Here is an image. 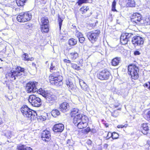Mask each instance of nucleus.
Returning <instances> with one entry per match:
<instances>
[{
    "label": "nucleus",
    "mask_w": 150,
    "mask_h": 150,
    "mask_svg": "<svg viewBox=\"0 0 150 150\" xmlns=\"http://www.w3.org/2000/svg\"><path fill=\"white\" fill-rule=\"evenodd\" d=\"M23 55H24L25 56L24 57V59L25 60V61H29L30 60V58H28V55L26 53H24L23 54Z\"/></svg>",
    "instance_id": "obj_43"
},
{
    "label": "nucleus",
    "mask_w": 150,
    "mask_h": 150,
    "mask_svg": "<svg viewBox=\"0 0 150 150\" xmlns=\"http://www.w3.org/2000/svg\"><path fill=\"white\" fill-rule=\"evenodd\" d=\"M50 71L51 72H53V71L54 70L56 69V68L52 64H51V65L50 68Z\"/></svg>",
    "instance_id": "obj_45"
},
{
    "label": "nucleus",
    "mask_w": 150,
    "mask_h": 150,
    "mask_svg": "<svg viewBox=\"0 0 150 150\" xmlns=\"http://www.w3.org/2000/svg\"><path fill=\"white\" fill-rule=\"evenodd\" d=\"M24 71V68L17 67L15 70H12L8 72L6 75V77L7 79L13 81L16 79V77L22 75Z\"/></svg>",
    "instance_id": "obj_1"
},
{
    "label": "nucleus",
    "mask_w": 150,
    "mask_h": 150,
    "mask_svg": "<svg viewBox=\"0 0 150 150\" xmlns=\"http://www.w3.org/2000/svg\"><path fill=\"white\" fill-rule=\"evenodd\" d=\"M149 87L150 88V86H149Z\"/></svg>",
    "instance_id": "obj_61"
},
{
    "label": "nucleus",
    "mask_w": 150,
    "mask_h": 150,
    "mask_svg": "<svg viewBox=\"0 0 150 150\" xmlns=\"http://www.w3.org/2000/svg\"><path fill=\"white\" fill-rule=\"evenodd\" d=\"M112 115L113 116H115L114 115V114H113V113H112Z\"/></svg>",
    "instance_id": "obj_58"
},
{
    "label": "nucleus",
    "mask_w": 150,
    "mask_h": 150,
    "mask_svg": "<svg viewBox=\"0 0 150 150\" xmlns=\"http://www.w3.org/2000/svg\"><path fill=\"white\" fill-rule=\"evenodd\" d=\"M3 122V121L2 120V119L0 117V125L2 124Z\"/></svg>",
    "instance_id": "obj_53"
},
{
    "label": "nucleus",
    "mask_w": 150,
    "mask_h": 150,
    "mask_svg": "<svg viewBox=\"0 0 150 150\" xmlns=\"http://www.w3.org/2000/svg\"><path fill=\"white\" fill-rule=\"evenodd\" d=\"M149 85H150V83H146L144 84V86L146 87H148L149 86Z\"/></svg>",
    "instance_id": "obj_51"
},
{
    "label": "nucleus",
    "mask_w": 150,
    "mask_h": 150,
    "mask_svg": "<svg viewBox=\"0 0 150 150\" xmlns=\"http://www.w3.org/2000/svg\"><path fill=\"white\" fill-rule=\"evenodd\" d=\"M110 135V137H112V138L113 139H117L119 137L118 134L116 132H114L112 133H108V135Z\"/></svg>",
    "instance_id": "obj_31"
},
{
    "label": "nucleus",
    "mask_w": 150,
    "mask_h": 150,
    "mask_svg": "<svg viewBox=\"0 0 150 150\" xmlns=\"http://www.w3.org/2000/svg\"><path fill=\"white\" fill-rule=\"evenodd\" d=\"M32 15L29 13H21L17 16V21L20 22H24L30 20L31 19Z\"/></svg>",
    "instance_id": "obj_6"
},
{
    "label": "nucleus",
    "mask_w": 150,
    "mask_h": 150,
    "mask_svg": "<svg viewBox=\"0 0 150 150\" xmlns=\"http://www.w3.org/2000/svg\"><path fill=\"white\" fill-rule=\"evenodd\" d=\"M120 109H121L120 108H119V109H118V110H120Z\"/></svg>",
    "instance_id": "obj_60"
},
{
    "label": "nucleus",
    "mask_w": 150,
    "mask_h": 150,
    "mask_svg": "<svg viewBox=\"0 0 150 150\" xmlns=\"http://www.w3.org/2000/svg\"><path fill=\"white\" fill-rule=\"evenodd\" d=\"M69 56L71 59L75 60L78 57V54L76 52H72L70 53Z\"/></svg>",
    "instance_id": "obj_23"
},
{
    "label": "nucleus",
    "mask_w": 150,
    "mask_h": 150,
    "mask_svg": "<svg viewBox=\"0 0 150 150\" xmlns=\"http://www.w3.org/2000/svg\"><path fill=\"white\" fill-rule=\"evenodd\" d=\"M132 42L134 46H139L143 44V38L139 36H135L132 38Z\"/></svg>",
    "instance_id": "obj_12"
},
{
    "label": "nucleus",
    "mask_w": 150,
    "mask_h": 150,
    "mask_svg": "<svg viewBox=\"0 0 150 150\" xmlns=\"http://www.w3.org/2000/svg\"><path fill=\"white\" fill-rule=\"evenodd\" d=\"M135 3L134 0H127V5L131 7H134L135 6Z\"/></svg>",
    "instance_id": "obj_32"
},
{
    "label": "nucleus",
    "mask_w": 150,
    "mask_h": 150,
    "mask_svg": "<svg viewBox=\"0 0 150 150\" xmlns=\"http://www.w3.org/2000/svg\"><path fill=\"white\" fill-rule=\"evenodd\" d=\"M47 116V113H44V115L39 116L38 118V119L40 120L41 121H44L46 120Z\"/></svg>",
    "instance_id": "obj_33"
},
{
    "label": "nucleus",
    "mask_w": 150,
    "mask_h": 150,
    "mask_svg": "<svg viewBox=\"0 0 150 150\" xmlns=\"http://www.w3.org/2000/svg\"><path fill=\"white\" fill-rule=\"evenodd\" d=\"M116 2L115 0H114L112 3V10L113 11H117L115 9Z\"/></svg>",
    "instance_id": "obj_41"
},
{
    "label": "nucleus",
    "mask_w": 150,
    "mask_h": 150,
    "mask_svg": "<svg viewBox=\"0 0 150 150\" xmlns=\"http://www.w3.org/2000/svg\"><path fill=\"white\" fill-rule=\"evenodd\" d=\"M27 0H16L17 4L18 6H22Z\"/></svg>",
    "instance_id": "obj_29"
},
{
    "label": "nucleus",
    "mask_w": 150,
    "mask_h": 150,
    "mask_svg": "<svg viewBox=\"0 0 150 150\" xmlns=\"http://www.w3.org/2000/svg\"><path fill=\"white\" fill-rule=\"evenodd\" d=\"M89 142L90 143H91V142L90 140H89H89H88V142H87V143H88V144H89Z\"/></svg>",
    "instance_id": "obj_56"
},
{
    "label": "nucleus",
    "mask_w": 150,
    "mask_h": 150,
    "mask_svg": "<svg viewBox=\"0 0 150 150\" xmlns=\"http://www.w3.org/2000/svg\"><path fill=\"white\" fill-rule=\"evenodd\" d=\"M92 132L93 133H95L96 132V130L95 129H93L92 130Z\"/></svg>",
    "instance_id": "obj_52"
},
{
    "label": "nucleus",
    "mask_w": 150,
    "mask_h": 150,
    "mask_svg": "<svg viewBox=\"0 0 150 150\" xmlns=\"http://www.w3.org/2000/svg\"><path fill=\"white\" fill-rule=\"evenodd\" d=\"M127 126V125H119L117 126V127L118 128H123L124 127H126Z\"/></svg>",
    "instance_id": "obj_47"
},
{
    "label": "nucleus",
    "mask_w": 150,
    "mask_h": 150,
    "mask_svg": "<svg viewBox=\"0 0 150 150\" xmlns=\"http://www.w3.org/2000/svg\"><path fill=\"white\" fill-rule=\"evenodd\" d=\"M79 110L77 108H74L73 109L71 112V115L72 117L78 114H79Z\"/></svg>",
    "instance_id": "obj_26"
},
{
    "label": "nucleus",
    "mask_w": 150,
    "mask_h": 150,
    "mask_svg": "<svg viewBox=\"0 0 150 150\" xmlns=\"http://www.w3.org/2000/svg\"><path fill=\"white\" fill-rule=\"evenodd\" d=\"M59 108L63 112H67L69 110V104L67 102L63 103L60 105Z\"/></svg>",
    "instance_id": "obj_18"
},
{
    "label": "nucleus",
    "mask_w": 150,
    "mask_h": 150,
    "mask_svg": "<svg viewBox=\"0 0 150 150\" xmlns=\"http://www.w3.org/2000/svg\"><path fill=\"white\" fill-rule=\"evenodd\" d=\"M133 35L132 34L130 33H126L122 34L120 39L121 43L123 45L127 44Z\"/></svg>",
    "instance_id": "obj_10"
},
{
    "label": "nucleus",
    "mask_w": 150,
    "mask_h": 150,
    "mask_svg": "<svg viewBox=\"0 0 150 150\" xmlns=\"http://www.w3.org/2000/svg\"><path fill=\"white\" fill-rule=\"evenodd\" d=\"M141 128L143 129L142 131V132L144 134H147L148 133L147 132L149 130L148 125L146 123H143L141 126Z\"/></svg>",
    "instance_id": "obj_21"
},
{
    "label": "nucleus",
    "mask_w": 150,
    "mask_h": 150,
    "mask_svg": "<svg viewBox=\"0 0 150 150\" xmlns=\"http://www.w3.org/2000/svg\"><path fill=\"white\" fill-rule=\"evenodd\" d=\"M118 106V105H117V106H115V108H117V107Z\"/></svg>",
    "instance_id": "obj_59"
},
{
    "label": "nucleus",
    "mask_w": 150,
    "mask_h": 150,
    "mask_svg": "<svg viewBox=\"0 0 150 150\" xmlns=\"http://www.w3.org/2000/svg\"><path fill=\"white\" fill-rule=\"evenodd\" d=\"M75 36L78 38H79L81 37H82V36H83V35L82 33L80 32H79L77 30H76L75 31Z\"/></svg>",
    "instance_id": "obj_37"
},
{
    "label": "nucleus",
    "mask_w": 150,
    "mask_h": 150,
    "mask_svg": "<svg viewBox=\"0 0 150 150\" xmlns=\"http://www.w3.org/2000/svg\"><path fill=\"white\" fill-rule=\"evenodd\" d=\"M66 84L69 89L75 91L76 86L74 85L70 79H67L66 80Z\"/></svg>",
    "instance_id": "obj_19"
},
{
    "label": "nucleus",
    "mask_w": 150,
    "mask_h": 150,
    "mask_svg": "<svg viewBox=\"0 0 150 150\" xmlns=\"http://www.w3.org/2000/svg\"><path fill=\"white\" fill-rule=\"evenodd\" d=\"M110 76V73L107 69H104L100 71L97 75L98 78L101 80H106Z\"/></svg>",
    "instance_id": "obj_11"
},
{
    "label": "nucleus",
    "mask_w": 150,
    "mask_h": 150,
    "mask_svg": "<svg viewBox=\"0 0 150 150\" xmlns=\"http://www.w3.org/2000/svg\"><path fill=\"white\" fill-rule=\"evenodd\" d=\"M78 39L80 42L81 43H83L84 42L85 40V38L83 37V36L80 37Z\"/></svg>",
    "instance_id": "obj_42"
},
{
    "label": "nucleus",
    "mask_w": 150,
    "mask_h": 150,
    "mask_svg": "<svg viewBox=\"0 0 150 150\" xmlns=\"http://www.w3.org/2000/svg\"><path fill=\"white\" fill-rule=\"evenodd\" d=\"M146 119L150 121V111H149L146 115Z\"/></svg>",
    "instance_id": "obj_46"
},
{
    "label": "nucleus",
    "mask_w": 150,
    "mask_h": 150,
    "mask_svg": "<svg viewBox=\"0 0 150 150\" xmlns=\"http://www.w3.org/2000/svg\"><path fill=\"white\" fill-rule=\"evenodd\" d=\"M79 82L81 88L84 91H88L89 90V88L84 81L82 79H80Z\"/></svg>",
    "instance_id": "obj_20"
},
{
    "label": "nucleus",
    "mask_w": 150,
    "mask_h": 150,
    "mask_svg": "<svg viewBox=\"0 0 150 150\" xmlns=\"http://www.w3.org/2000/svg\"><path fill=\"white\" fill-rule=\"evenodd\" d=\"M134 54L135 55H139L140 53L139 51H136L134 52Z\"/></svg>",
    "instance_id": "obj_48"
},
{
    "label": "nucleus",
    "mask_w": 150,
    "mask_h": 150,
    "mask_svg": "<svg viewBox=\"0 0 150 150\" xmlns=\"http://www.w3.org/2000/svg\"><path fill=\"white\" fill-rule=\"evenodd\" d=\"M64 61L65 62H67L69 63H70L71 61L70 60H69L67 59H65L64 60Z\"/></svg>",
    "instance_id": "obj_49"
},
{
    "label": "nucleus",
    "mask_w": 150,
    "mask_h": 150,
    "mask_svg": "<svg viewBox=\"0 0 150 150\" xmlns=\"http://www.w3.org/2000/svg\"><path fill=\"white\" fill-rule=\"evenodd\" d=\"M144 24L145 25H150V20L148 18H146L144 21Z\"/></svg>",
    "instance_id": "obj_38"
},
{
    "label": "nucleus",
    "mask_w": 150,
    "mask_h": 150,
    "mask_svg": "<svg viewBox=\"0 0 150 150\" xmlns=\"http://www.w3.org/2000/svg\"><path fill=\"white\" fill-rule=\"evenodd\" d=\"M41 22L42 23V25H48L49 21L47 18L44 17L42 18L41 19Z\"/></svg>",
    "instance_id": "obj_27"
},
{
    "label": "nucleus",
    "mask_w": 150,
    "mask_h": 150,
    "mask_svg": "<svg viewBox=\"0 0 150 150\" xmlns=\"http://www.w3.org/2000/svg\"><path fill=\"white\" fill-rule=\"evenodd\" d=\"M21 111L24 117L31 120L36 118L37 113L34 111H32L26 105H24L21 108Z\"/></svg>",
    "instance_id": "obj_2"
},
{
    "label": "nucleus",
    "mask_w": 150,
    "mask_h": 150,
    "mask_svg": "<svg viewBox=\"0 0 150 150\" xmlns=\"http://www.w3.org/2000/svg\"><path fill=\"white\" fill-rule=\"evenodd\" d=\"M64 129V125L62 124H56L53 127V130L55 132H62Z\"/></svg>",
    "instance_id": "obj_16"
},
{
    "label": "nucleus",
    "mask_w": 150,
    "mask_h": 150,
    "mask_svg": "<svg viewBox=\"0 0 150 150\" xmlns=\"http://www.w3.org/2000/svg\"><path fill=\"white\" fill-rule=\"evenodd\" d=\"M69 44L71 45H74L77 43L76 40L74 39L71 38L69 41Z\"/></svg>",
    "instance_id": "obj_34"
},
{
    "label": "nucleus",
    "mask_w": 150,
    "mask_h": 150,
    "mask_svg": "<svg viewBox=\"0 0 150 150\" xmlns=\"http://www.w3.org/2000/svg\"><path fill=\"white\" fill-rule=\"evenodd\" d=\"M141 16L138 13H134L131 18V22L135 23H137L141 20Z\"/></svg>",
    "instance_id": "obj_15"
},
{
    "label": "nucleus",
    "mask_w": 150,
    "mask_h": 150,
    "mask_svg": "<svg viewBox=\"0 0 150 150\" xmlns=\"http://www.w3.org/2000/svg\"><path fill=\"white\" fill-rule=\"evenodd\" d=\"M38 92H39L43 96V94L46 93L47 92H45L44 90L42 89V88L40 89L37 91Z\"/></svg>",
    "instance_id": "obj_40"
},
{
    "label": "nucleus",
    "mask_w": 150,
    "mask_h": 150,
    "mask_svg": "<svg viewBox=\"0 0 150 150\" xmlns=\"http://www.w3.org/2000/svg\"><path fill=\"white\" fill-rule=\"evenodd\" d=\"M110 135H108L106 137L107 139H108L110 137Z\"/></svg>",
    "instance_id": "obj_54"
},
{
    "label": "nucleus",
    "mask_w": 150,
    "mask_h": 150,
    "mask_svg": "<svg viewBox=\"0 0 150 150\" xmlns=\"http://www.w3.org/2000/svg\"><path fill=\"white\" fill-rule=\"evenodd\" d=\"M89 8L88 6H84L80 9V11L82 14L85 13L89 11Z\"/></svg>",
    "instance_id": "obj_30"
},
{
    "label": "nucleus",
    "mask_w": 150,
    "mask_h": 150,
    "mask_svg": "<svg viewBox=\"0 0 150 150\" xmlns=\"http://www.w3.org/2000/svg\"><path fill=\"white\" fill-rule=\"evenodd\" d=\"M139 69L134 64H131L128 67V74L132 79H137L139 77Z\"/></svg>",
    "instance_id": "obj_3"
},
{
    "label": "nucleus",
    "mask_w": 150,
    "mask_h": 150,
    "mask_svg": "<svg viewBox=\"0 0 150 150\" xmlns=\"http://www.w3.org/2000/svg\"><path fill=\"white\" fill-rule=\"evenodd\" d=\"M41 30L42 32L47 33L49 31L48 25H42L41 27Z\"/></svg>",
    "instance_id": "obj_25"
},
{
    "label": "nucleus",
    "mask_w": 150,
    "mask_h": 150,
    "mask_svg": "<svg viewBox=\"0 0 150 150\" xmlns=\"http://www.w3.org/2000/svg\"><path fill=\"white\" fill-rule=\"evenodd\" d=\"M58 18L59 25V28L60 29L62 25V23L63 21V20L64 19V18L62 17H60L59 16H58Z\"/></svg>",
    "instance_id": "obj_35"
},
{
    "label": "nucleus",
    "mask_w": 150,
    "mask_h": 150,
    "mask_svg": "<svg viewBox=\"0 0 150 150\" xmlns=\"http://www.w3.org/2000/svg\"><path fill=\"white\" fill-rule=\"evenodd\" d=\"M71 67L74 69L76 70H79L80 67L77 66V65L76 64L71 63Z\"/></svg>",
    "instance_id": "obj_39"
},
{
    "label": "nucleus",
    "mask_w": 150,
    "mask_h": 150,
    "mask_svg": "<svg viewBox=\"0 0 150 150\" xmlns=\"http://www.w3.org/2000/svg\"><path fill=\"white\" fill-rule=\"evenodd\" d=\"M28 101L32 105L36 107H39L42 103L40 99L33 95L29 96Z\"/></svg>",
    "instance_id": "obj_7"
},
{
    "label": "nucleus",
    "mask_w": 150,
    "mask_h": 150,
    "mask_svg": "<svg viewBox=\"0 0 150 150\" xmlns=\"http://www.w3.org/2000/svg\"><path fill=\"white\" fill-rule=\"evenodd\" d=\"M84 116H86L82 114H78L74 116L73 122L75 125L77 124L79 122L81 121Z\"/></svg>",
    "instance_id": "obj_17"
},
{
    "label": "nucleus",
    "mask_w": 150,
    "mask_h": 150,
    "mask_svg": "<svg viewBox=\"0 0 150 150\" xmlns=\"http://www.w3.org/2000/svg\"><path fill=\"white\" fill-rule=\"evenodd\" d=\"M32 65L33 66H35V64L34 63H33Z\"/></svg>",
    "instance_id": "obj_57"
},
{
    "label": "nucleus",
    "mask_w": 150,
    "mask_h": 150,
    "mask_svg": "<svg viewBox=\"0 0 150 150\" xmlns=\"http://www.w3.org/2000/svg\"><path fill=\"white\" fill-rule=\"evenodd\" d=\"M52 115L54 117H56L60 114V112L57 110H52L51 112Z\"/></svg>",
    "instance_id": "obj_28"
},
{
    "label": "nucleus",
    "mask_w": 150,
    "mask_h": 150,
    "mask_svg": "<svg viewBox=\"0 0 150 150\" xmlns=\"http://www.w3.org/2000/svg\"><path fill=\"white\" fill-rule=\"evenodd\" d=\"M5 135L8 138H10L11 137V132L10 131L8 132L5 134Z\"/></svg>",
    "instance_id": "obj_44"
},
{
    "label": "nucleus",
    "mask_w": 150,
    "mask_h": 150,
    "mask_svg": "<svg viewBox=\"0 0 150 150\" xmlns=\"http://www.w3.org/2000/svg\"><path fill=\"white\" fill-rule=\"evenodd\" d=\"M38 83L36 82H30L26 84V89L28 93H33L38 91L36 86Z\"/></svg>",
    "instance_id": "obj_9"
},
{
    "label": "nucleus",
    "mask_w": 150,
    "mask_h": 150,
    "mask_svg": "<svg viewBox=\"0 0 150 150\" xmlns=\"http://www.w3.org/2000/svg\"><path fill=\"white\" fill-rule=\"evenodd\" d=\"M91 0H79L77 2V3L79 5L84 3L89 2Z\"/></svg>",
    "instance_id": "obj_36"
},
{
    "label": "nucleus",
    "mask_w": 150,
    "mask_h": 150,
    "mask_svg": "<svg viewBox=\"0 0 150 150\" xmlns=\"http://www.w3.org/2000/svg\"><path fill=\"white\" fill-rule=\"evenodd\" d=\"M84 131L86 133H88L89 131V129L88 128H87L84 129Z\"/></svg>",
    "instance_id": "obj_50"
},
{
    "label": "nucleus",
    "mask_w": 150,
    "mask_h": 150,
    "mask_svg": "<svg viewBox=\"0 0 150 150\" xmlns=\"http://www.w3.org/2000/svg\"><path fill=\"white\" fill-rule=\"evenodd\" d=\"M100 33L99 30H95L87 33V37L88 40L92 43L94 42L98 39L99 34Z\"/></svg>",
    "instance_id": "obj_8"
},
{
    "label": "nucleus",
    "mask_w": 150,
    "mask_h": 150,
    "mask_svg": "<svg viewBox=\"0 0 150 150\" xmlns=\"http://www.w3.org/2000/svg\"><path fill=\"white\" fill-rule=\"evenodd\" d=\"M18 150H32L31 148L23 145H20L18 146Z\"/></svg>",
    "instance_id": "obj_24"
},
{
    "label": "nucleus",
    "mask_w": 150,
    "mask_h": 150,
    "mask_svg": "<svg viewBox=\"0 0 150 150\" xmlns=\"http://www.w3.org/2000/svg\"><path fill=\"white\" fill-rule=\"evenodd\" d=\"M43 97L45 98L46 102L50 105L54 103L57 100L56 96L51 92H47L46 93L43 94Z\"/></svg>",
    "instance_id": "obj_5"
},
{
    "label": "nucleus",
    "mask_w": 150,
    "mask_h": 150,
    "mask_svg": "<svg viewBox=\"0 0 150 150\" xmlns=\"http://www.w3.org/2000/svg\"><path fill=\"white\" fill-rule=\"evenodd\" d=\"M41 137L43 140L48 141L50 139V132L47 130L43 131L42 133Z\"/></svg>",
    "instance_id": "obj_14"
},
{
    "label": "nucleus",
    "mask_w": 150,
    "mask_h": 150,
    "mask_svg": "<svg viewBox=\"0 0 150 150\" xmlns=\"http://www.w3.org/2000/svg\"><path fill=\"white\" fill-rule=\"evenodd\" d=\"M88 121V118L87 117L84 116L81 121L79 122L77 124H76L75 126H77L80 129L85 128L87 126Z\"/></svg>",
    "instance_id": "obj_13"
},
{
    "label": "nucleus",
    "mask_w": 150,
    "mask_h": 150,
    "mask_svg": "<svg viewBox=\"0 0 150 150\" xmlns=\"http://www.w3.org/2000/svg\"><path fill=\"white\" fill-rule=\"evenodd\" d=\"M49 79L50 83L52 85L60 86L62 84V78L61 76L52 74L50 75Z\"/></svg>",
    "instance_id": "obj_4"
},
{
    "label": "nucleus",
    "mask_w": 150,
    "mask_h": 150,
    "mask_svg": "<svg viewBox=\"0 0 150 150\" xmlns=\"http://www.w3.org/2000/svg\"><path fill=\"white\" fill-rule=\"evenodd\" d=\"M33 59H34L33 58H30L29 60L32 61V60H33Z\"/></svg>",
    "instance_id": "obj_55"
},
{
    "label": "nucleus",
    "mask_w": 150,
    "mask_h": 150,
    "mask_svg": "<svg viewBox=\"0 0 150 150\" xmlns=\"http://www.w3.org/2000/svg\"><path fill=\"white\" fill-rule=\"evenodd\" d=\"M120 60V58L116 57L112 59V65L114 66H116L118 65Z\"/></svg>",
    "instance_id": "obj_22"
}]
</instances>
